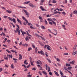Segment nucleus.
I'll use <instances>...</instances> for the list:
<instances>
[{
    "instance_id": "obj_1",
    "label": "nucleus",
    "mask_w": 77,
    "mask_h": 77,
    "mask_svg": "<svg viewBox=\"0 0 77 77\" xmlns=\"http://www.w3.org/2000/svg\"><path fill=\"white\" fill-rule=\"evenodd\" d=\"M45 67H46V70H48V72H50L51 71V70H50V68L49 66L48 67V65L47 64L45 65Z\"/></svg>"
},
{
    "instance_id": "obj_2",
    "label": "nucleus",
    "mask_w": 77,
    "mask_h": 77,
    "mask_svg": "<svg viewBox=\"0 0 77 77\" xmlns=\"http://www.w3.org/2000/svg\"><path fill=\"white\" fill-rule=\"evenodd\" d=\"M23 11L24 12H25V14H26V15H27V17H29V14L28 12H27V11L25 10H24Z\"/></svg>"
},
{
    "instance_id": "obj_3",
    "label": "nucleus",
    "mask_w": 77,
    "mask_h": 77,
    "mask_svg": "<svg viewBox=\"0 0 77 77\" xmlns=\"http://www.w3.org/2000/svg\"><path fill=\"white\" fill-rule=\"evenodd\" d=\"M19 29L20 28H16V30H15V29H14V32H15V33H17V32H20V30Z\"/></svg>"
},
{
    "instance_id": "obj_4",
    "label": "nucleus",
    "mask_w": 77,
    "mask_h": 77,
    "mask_svg": "<svg viewBox=\"0 0 77 77\" xmlns=\"http://www.w3.org/2000/svg\"><path fill=\"white\" fill-rule=\"evenodd\" d=\"M17 21H18V22L19 23H20L21 25L22 24V23H21V20H19V19L18 18H17Z\"/></svg>"
},
{
    "instance_id": "obj_5",
    "label": "nucleus",
    "mask_w": 77,
    "mask_h": 77,
    "mask_svg": "<svg viewBox=\"0 0 77 77\" xmlns=\"http://www.w3.org/2000/svg\"><path fill=\"white\" fill-rule=\"evenodd\" d=\"M40 8L41 9L42 11H47V10H45L44 9V8H43V7H42V6H40Z\"/></svg>"
},
{
    "instance_id": "obj_6",
    "label": "nucleus",
    "mask_w": 77,
    "mask_h": 77,
    "mask_svg": "<svg viewBox=\"0 0 77 77\" xmlns=\"http://www.w3.org/2000/svg\"><path fill=\"white\" fill-rule=\"evenodd\" d=\"M7 57H8V58L9 59H10V57L11 59H12V55H10L9 54H8L7 55Z\"/></svg>"
},
{
    "instance_id": "obj_7",
    "label": "nucleus",
    "mask_w": 77,
    "mask_h": 77,
    "mask_svg": "<svg viewBox=\"0 0 77 77\" xmlns=\"http://www.w3.org/2000/svg\"><path fill=\"white\" fill-rule=\"evenodd\" d=\"M31 38L29 36H26L25 38V40L26 41H29V39H30Z\"/></svg>"
},
{
    "instance_id": "obj_8",
    "label": "nucleus",
    "mask_w": 77,
    "mask_h": 77,
    "mask_svg": "<svg viewBox=\"0 0 77 77\" xmlns=\"http://www.w3.org/2000/svg\"><path fill=\"white\" fill-rule=\"evenodd\" d=\"M22 18L23 19V20H25V21L26 22V24L28 23V21H27V20H26V18H25V17H24V16L22 17Z\"/></svg>"
},
{
    "instance_id": "obj_9",
    "label": "nucleus",
    "mask_w": 77,
    "mask_h": 77,
    "mask_svg": "<svg viewBox=\"0 0 77 77\" xmlns=\"http://www.w3.org/2000/svg\"><path fill=\"white\" fill-rule=\"evenodd\" d=\"M45 2V0H41L40 1V5H43V2Z\"/></svg>"
},
{
    "instance_id": "obj_10",
    "label": "nucleus",
    "mask_w": 77,
    "mask_h": 77,
    "mask_svg": "<svg viewBox=\"0 0 77 77\" xmlns=\"http://www.w3.org/2000/svg\"><path fill=\"white\" fill-rule=\"evenodd\" d=\"M29 5L32 8H33L34 7V5H33L31 3L29 4Z\"/></svg>"
},
{
    "instance_id": "obj_11",
    "label": "nucleus",
    "mask_w": 77,
    "mask_h": 77,
    "mask_svg": "<svg viewBox=\"0 0 77 77\" xmlns=\"http://www.w3.org/2000/svg\"><path fill=\"white\" fill-rule=\"evenodd\" d=\"M53 30L56 33V34L53 33L54 35H55V36H56V35H57V30H56L55 29H54Z\"/></svg>"
},
{
    "instance_id": "obj_12",
    "label": "nucleus",
    "mask_w": 77,
    "mask_h": 77,
    "mask_svg": "<svg viewBox=\"0 0 77 77\" xmlns=\"http://www.w3.org/2000/svg\"><path fill=\"white\" fill-rule=\"evenodd\" d=\"M22 55L21 54H19V60H21L22 59Z\"/></svg>"
},
{
    "instance_id": "obj_13",
    "label": "nucleus",
    "mask_w": 77,
    "mask_h": 77,
    "mask_svg": "<svg viewBox=\"0 0 77 77\" xmlns=\"http://www.w3.org/2000/svg\"><path fill=\"white\" fill-rule=\"evenodd\" d=\"M4 56V59H5V60H8V58L7 57H6V55L5 54Z\"/></svg>"
},
{
    "instance_id": "obj_14",
    "label": "nucleus",
    "mask_w": 77,
    "mask_h": 77,
    "mask_svg": "<svg viewBox=\"0 0 77 77\" xmlns=\"http://www.w3.org/2000/svg\"><path fill=\"white\" fill-rule=\"evenodd\" d=\"M40 53L42 54V55H44V56L45 55V54L44 53V52H43V51H40Z\"/></svg>"
},
{
    "instance_id": "obj_15",
    "label": "nucleus",
    "mask_w": 77,
    "mask_h": 77,
    "mask_svg": "<svg viewBox=\"0 0 77 77\" xmlns=\"http://www.w3.org/2000/svg\"><path fill=\"white\" fill-rule=\"evenodd\" d=\"M47 50H51V49L50 48V46L49 45H47Z\"/></svg>"
},
{
    "instance_id": "obj_16",
    "label": "nucleus",
    "mask_w": 77,
    "mask_h": 77,
    "mask_svg": "<svg viewBox=\"0 0 77 77\" xmlns=\"http://www.w3.org/2000/svg\"><path fill=\"white\" fill-rule=\"evenodd\" d=\"M6 12H8V14H11V13H12V11L9 10H6Z\"/></svg>"
},
{
    "instance_id": "obj_17",
    "label": "nucleus",
    "mask_w": 77,
    "mask_h": 77,
    "mask_svg": "<svg viewBox=\"0 0 77 77\" xmlns=\"http://www.w3.org/2000/svg\"><path fill=\"white\" fill-rule=\"evenodd\" d=\"M30 63L32 66H33L34 65L33 64V61L32 62L31 60H30Z\"/></svg>"
},
{
    "instance_id": "obj_18",
    "label": "nucleus",
    "mask_w": 77,
    "mask_h": 77,
    "mask_svg": "<svg viewBox=\"0 0 77 77\" xmlns=\"http://www.w3.org/2000/svg\"><path fill=\"white\" fill-rule=\"evenodd\" d=\"M12 21L13 22L14 24H15V23H16V20H15L14 18H13L12 19Z\"/></svg>"
},
{
    "instance_id": "obj_19",
    "label": "nucleus",
    "mask_w": 77,
    "mask_h": 77,
    "mask_svg": "<svg viewBox=\"0 0 77 77\" xmlns=\"http://www.w3.org/2000/svg\"><path fill=\"white\" fill-rule=\"evenodd\" d=\"M13 59L14 60V63H17V59H16L15 58H13Z\"/></svg>"
},
{
    "instance_id": "obj_20",
    "label": "nucleus",
    "mask_w": 77,
    "mask_h": 77,
    "mask_svg": "<svg viewBox=\"0 0 77 77\" xmlns=\"http://www.w3.org/2000/svg\"><path fill=\"white\" fill-rule=\"evenodd\" d=\"M41 28L43 30H45V27L43 26H41Z\"/></svg>"
},
{
    "instance_id": "obj_21",
    "label": "nucleus",
    "mask_w": 77,
    "mask_h": 77,
    "mask_svg": "<svg viewBox=\"0 0 77 77\" xmlns=\"http://www.w3.org/2000/svg\"><path fill=\"white\" fill-rule=\"evenodd\" d=\"M54 72L55 74L56 75H57V76H59V75L58 73L56 71H54Z\"/></svg>"
},
{
    "instance_id": "obj_22",
    "label": "nucleus",
    "mask_w": 77,
    "mask_h": 77,
    "mask_svg": "<svg viewBox=\"0 0 77 77\" xmlns=\"http://www.w3.org/2000/svg\"><path fill=\"white\" fill-rule=\"evenodd\" d=\"M74 63H75V61L74 60H73L72 62H70L69 63H71V64H74Z\"/></svg>"
},
{
    "instance_id": "obj_23",
    "label": "nucleus",
    "mask_w": 77,
    "mask_h": 77,
    "mask_svg": "<svg viewBox=\"0 0 77 77\" xmlns=\"http://www.w3.org/2000/svg\"><path fill=\"white\" fill-rule=\"evenodd\" d=\"M60 74H61L62 77H63V72H62L61 70H60Z\"/></svg>"
},
{
    "instance_id": "obj_24",
    "label": "nucleus",
    "mask_w": 77,
    "mask_h": 77,
    "mask_svg": "<svg viewBox=\"0 0 77 77\" xmlns=\"http://www.w3.org/2000/svg\"><path fill=\"white\" fill-rule=\"evenodd\" d=\"M66 66H71V64L66 63Z\"/></svg>"
},
{
    "instance_id": "obj_25",
    "label": "nucleus",
    "mask_w": 77,
    "mask_h": 77,
    "mask_svg": "<svg viewBox=\"0 0 77 77\" xmlns=\"http://www.w3.org/2000/svg\"><path fill=\"white\" fill-rule=\"evenodd\" d=\"M27 61V60H26L24 61V63L26 64V65H27V64H28V63H27V62L26 63Z\"/></svg>"
},
{
    "instance_id": "obj_26",
    "label": "nucleus",
    "mask_w": 77,
    "mask_h": 77,
    "mask_svg": "<svg viewBox=\"0 0 77 77\" xmlns=\"http://www.w3.org/2000/svg\"><path fill=\"white\" fill-rule=\"evenodd\" d=\"M39 44L41 45L42 46H43V45H44L42 44V43L41 42H39Z\"/></svg>"
},
{
    "instance_id": "obj_27",
    "label": "nucleus",
    "mask_w": 77,
    "mask_h": 77,
    "mask_svg": "<svg viewBox=\"0 0 77 77\" xmlns=\"http://www.w3.org/2000/svg\"><path fill=\"white\" fill-rule=\"evenodd\" d=\"M77 47V45H75L73 48V50H75V49H76V47Z\"/></svg>"
},
{
    "instance_id": "obj_28",
    "label": "nucleus",
    "mask_w": 77,
    "mask_h": 77,
    "mask_svg": "<svg viewBox=\"0 0 77 77\" xmlns=\"http://www.w3.org/2000/svg\"><path fill=\"white\" fill-rule=\"evenodd\" d=\"M72 68V67H68L67 69H69V71H71V69Z\"/></svg>"
},
{
    "instance_id": "obj_29",
    "label": "nucleus",
    "mask_w": 77,
    "mask_h": 77,
    "mask_svg": "<svg viewBox=\"0 0 77 77\" xmlns=\"http://www.w3.org/2000/svg\"><path fill=\"white\" fill-rule=\"evenodd\" d=\"M41 62L39 60L38 61H37L36 63L37 64H39L40 63H41Z\"/></svg>"
},
{
    "instance_id": "obj_30",
    "label": "nucleus",
    "mask_w": 77,
    "mask_h": 77,
    "mask_svg": "<svg viewBox=\"0 0 77 77\" xmlns=\"http://www.w3.org/2000/svg\"><path fill=\"white\" fill-rule=\"evenodd\" d=\"M42 73H43V74H45V75H47V72H46L44 71H42Z\"/></svg>"
},
{
    "instance_id": "obj_31",
    "label": "nucleus",
    "mask_w": 77,
    "mask_h": 77,
    "mask_svg": "<svg viewBox=\"0 0 77 77\" xmlns=\"http://www.w3.org/2000/svg\"><path fill=\"white\" fill-rule=\"evenodd\" d=\"M8 20H10V21H12V18H11V17H8Z\"/></svg>"
},
{
    "instance_id": "obj_32",
    "label": "nucleus",
    "mask_w": 77,
    "mask_h": 77,
    "mask_svg": "<svg viewBox=\"0 0 77 77\" xmlns=\"http://www.w3.org/2000/svg\"><path fill=\"white\" fill-rule=\"evenodd\" d=\"M73 14H77V11L75 10L73 12Z\"/></svg>"
},
{
    "instance_id": "obj_33",
    "label": "nucleus",
    "mask_w": 77,
    "mask_h": 77,
    "mask_svg": "<svg viewBox=\"0 0 77 77\" xmlns=\"http://www.w3.org/2000/svg\"><path fill=\"white\" fill-rule=\"evenodd\" d=\"M32 45L33 48H35V46L34 45V44H32Z\"/></svg>"
},
{
    "instance_id": "obj_34",
    "label": "nucleus",
    "mask_w": 77,
    "mask_h": 77,
    "mask_svg": "<svg viewBox=\"0 0 77 77\" xmlns=\"http://www.w3.org/2000/svg\"><path fill=\"white\" fill-rule=\"evenodd\" d=\"M45 24L46 25H47V24H48V22H47V20H45Z\"/></svg>"
},
{
    "instance_id": "obj_35",
    "label": "nucleus",
    "mask_w": 77,
    "mask_h": 77,
    "mask_svg": "<svg viewBox=\"0 0 77 77\" xmlns=\"http://www.w3.org/2000/svg\"><path fill=\"white\" fill-rule=\"evenodd\" d=\"M52 22L54 24V26H56V22L53 21V20H52Z\"/></svg>"
},
{
    "instance_id": "obj_36",
    "label": "nucleus",
    "mask_w": 77,
    "mask_h": 77,
    "mask_svg": "<svg viewBox=\"0 0 77 77\" xmlns=\"http://www.w3.org/2000/svg\"><path fill=\"white\" fill-rule=\"evenodd\" d=\"M62 27L63 28V29H64V30H66V28H65V26L64 25H62Z\"/></svg>"
},
{
    "instance_id": "obj_37",
    "label": "nucleus",
    "mask_w": 77,
    "mask_h": 77,
    "mask_svg": "<svg viewBox=\"0 0 77 77\" xmlns=\"http://www.w3.org/2000/svg\"><path fill=\"white\" fill-rule=\"evenodd\" d=\"M11 68L12 69H14V65H13V64H12L11 65Z\"/></svg>"
},
{
    "instance_id": "obj_38",
    "label": "nucleus",
    "mask_w": 77,
    "mask_h": 77,
    "mask_svg": "<svg viewBox=\"0 0 77 77\" xmlns=\"http://www.w3.org/2000/svg\"><path fill=\"white\" fill-rule=\"evenodd\" d=\"M29 3H30V1L26 2H24V4H28Z\"/></svg>"
},
{
    "instance_id": "obj_39",
    "label": "nucleus",
    "mask_w": 77,
    "mask_h": 77,
    "mask_svg": "<svg viewBox=\"0 0 77 77\" xmlns=\"http://www.w3.org/2000/svg\"><path fill=\"white\" fill-rule=\"evenodd\" d=\"M40 37H41V38H42V40H43V41H45V38H44L43 37H42V36H40Z\"/></svg>"
},
{
    "instance_id": "obj_40",
    "label": "nucleus",
    "mask_w": 77,
    "mask_h": 77,
    "mask_svg": "<svg viewBox=\"0 0 77 77\" xmlns=\"http://www.w3.org/2000/svg\"><path fill=\"white\" fill-rule=\"evenodd\" d=\"M32 49L31 48H29L28 49V51H30V50H32Z\"/></svg>"
},
{
    "instance_id": "obj_41",
    "label": "nucleus",
    "mask_w": 77,
    "mask_h": 77,
    "mask_svg": "<svg viewBox=\"0 0 77 77\" xmlns=\"http://www.w3.org/2000/svg\"><path fill=\"white\" fill-rule=\"evenodd\" d=\"M48 21H53V20H52V19H49V18H48Z\"/></svg>"
},
{
    "instance_id": "obj_42",
    "label": "nucleus",
    "mask_w": 77,
    "mask_h": 77,
    "mask_svg": "<svg viewBox=\"0 0 77 77\" xmlns=\"http://www.w3.org/2000/svg\"><path fill=\"white\" fill-rule=\"evenodd\" d=\"M22 35H23V34L24 35H26V33L23 31V32H22Z\"/></svg>"
},
{
    "instance_id": "obj_43",
    "label": "nucleus",
    "mask_w": 77,
    "mask_h": 77,
    "mask_svg": "<svg viewBox=\"0 0 77 77\" xmlns=\"http://www.w3.org/2000/svg\"><path fill=\"white\" fill-rule=\"evenodd\" d=\"M56 2H57L55 0H53L52 2V3H56Z\"/></svg>"
},
{
    "instance_id": "obj_44",
    "label": "nucleus",
    "mask_w": 77,
    "mask_h": 77,
    "mask_svg": "<svg viewBox=\"0 0 77 77\" xmlns=\"http://www.w3.org/2000/svg\"><path fill=\"white\" fill-rule=\"evenodd\" d=\"M11 24H12V25L13 26V27H14V28L15 27V26L14 25V24H13V23H11Z\"/></svg>"
},
{
    "instance_id": "obj_45",
    "label": "nucleus",
    "mask_w": 77,
    "mask_h": 77,
    "mask_svg": "<svg viewBox=\"0 0 77 77\" xmlns=\"http://www.w3.org/2000/svg\"><path fill=\"white\" fill-rule=\"evenodd\" d=\"M56 60L58 61V62H60V59H59L58 58H56Z\"/></svg>"
},
{
    "instance_id": "obj_46",
    "label": "nucleus",
    "mask_w": 77,
    "mask_h": 77,
    "mask_svg": "<svg viewBox=\"0 0 77 77\" xmlns=\"http://www.w3.org/2000/svg\"><path fill=\"white\" fill-rule=\"evenodd\" d=\"M27 77H32V75H27Z\"/></svg>"
},
{
    "instance_id": "obj_47",
    "label": "nucleus",
    "mask_w": 77,
    "mask_h": 77,
    "mask_svg": "<svg viewBox=\"0 0 77 77\" xmlns=\"http://www.w3.org/2000/svg\"><path fill=\"white\" fill-rule=\"evenodd\" d=\"M63 55H68V53H64L63 54Z\"/></svg>"
},
{
    "instance_id": "obj_48",
    "label": "nucleus",
    "mask_w": 77,
    "mask_h": 77,
    "mask_svg": "<svg viewBox=\"0 0 77 77\" xmlns=\"http://www.w3.org/2000/svg\"><path fill=\"white\" fill-rule=\"evenodd\" d=\"M35 35L37 36H38V37H40V36L38 34H37L35 33Z\"/></svg>"
},
{
    "instance_id": "obj_49",
    "label": "nucleus",
    "mask_w": 77,
    "mask_h": 77,
    "mask_svg": "<svg viewBox=\"0 0 77 77\" xmlns=\"http://www.w3.org/2000/svg\"><path fill=\"white\" fill-rule=\"evenodd\" d=\"M38 73H39V74H40V75H42V73H41V71H39Z\"/></svg>"
},
{
    "instance_id": "obj_50",
    "label": "nucleus",
    "mask_w": 77,
    "mask_h": 77,
    "mask_svg": "<svg viewBox=\"0 0 77 77\" xmlns=\"http://www.w3.org/2000/svg\"><path fill=\"white\" fill-rule=\"evenodd\" d=\"M35 52L36 53L37 52V47H36L35 49Z\"/></svg>"
},
{
    "instance_id": "obj_51",
    "label": "nucleus",
    "mask_w": 77,
    "mask_h": 77,
    "mask_svg": "<svg viewBox=\"0 0 77 77\" xmlns=\"http://www.w3.org/2000/svg\"><path fill=\"white\" fill-rule=\"evenodd\" d=\"M38 18L40 20H42V18L40 16H39Z\"/></svg>"
},
{
    "instance_id": "obj_52",
    "label": "nucleus",
    "mask_w": 77,
    "mask_h": 77,
    "mask_svg": "<svg viewBox=\"0 0 77 77\" xmlns=\"http://www.w3.org/2000/svg\"><path fill=\"white\" fill-rule=\"evenodd\" d=\"M28 24L29 26H33V25L32 24L30 23H28Z\"/></svg>"
},
{
    "instance_id": "obj_53",
    "label": "nucleus",
    "mask_w": 77,
    "mask_h": 77,
    "mask_svg": "<svg viewBox=\"0 0 77 77\" xmlns=\"http://www.w3.org/2000/svg\"><path fill=\"white\" fill-rule=\"evenodd\" d=\"M39 69L40 70H42L43 69H42V67L40 66V67Z\"/></svg>"
},
{
    "instance_id": "obj_54",
    "label": "nucleus",
    "mask_w": 77,
    "mask_h": 77,
    "mask_svg": "<svg viewBox=\"0 0 77 77\" xmlns=\"http://www.w3.org/2000/svg\"><path fill=\"white\" fill-rule=\"evenodd\" d=\"M3 17L4 18H8V16H4Z\"/></svg>"
},
{
    "instance_id": "obj_55",
    "label": "nucleus",
    "mask_w": 77,
    "mask_h": 77,
    "mask_svg": "<svg viewBox=\"0 0 77 77\" xmlns=\"http://www.w3.org/2000/svg\"><path fill=\"white\" fill-rule=\"evenodd\" d=\"M32 70L35 71L36 70V68H35V67H34L32 69Z\"/></svg>"
},
{
    "instance_id": "obj_56",
    "label": "nucleus",
    "mask_w": 77,
    "mask_h": 77,
    "mask_svg": "<svg viewBox=\"0 0 77 77\" xmlns=\"http://www.w3.org/2000/svg\"><path fill=\"white\" fill-rule=\"evenodd\" d=\"M6 51H7V52L8 53H11V51H9L8 50H6Z\"/></svg>"
},
{
    "instance_id": "obj_57",
    "label": "nucleus",
    "mask_w": 77,
    "mask_h": 77,
    "mask_svg": "<svg viewBox=\"0 0 77 77\" xmlns=\"http://www.w3.org/2000/svg\"><path fill=\"white\" fill-rule=\"evenodd\" d=\"M47 59L48 60V61L50 63H51V61H50V59H49L48 58H47Z\"/></svg>"
},
{
    "instance_id": "obj_58",
    "label": "nucleus",
    "mask_w": 77,
    "mask_h": 77,
    "mask_svg": "<svg viewBox=\"0 0 77 77\" xmlns=\"http://www.w3.org/2000/svg\"><path fill=\"white\" fill-rule=\"evenodd\" d=\"M64 24H66V26H68V24L66 23V21H64Z\"/></svg>"
},
{
    "instance_id": "obj_59",
    "label": "nucleus",
    "mask_w": 77,
    "mask_h": 77,
    "mask_svg": "<svg viewBox=\"0 0 77 77\" xmlns=\"http://www.w3.org/2000/svg\"><path fill=\"white\" fill-rule=\"evenodd\" d=\"M2 34L3 36H6V35L5 34V33L3 32H2Z\"/></svg>"
},
{
    "instance_id": "obj_60",
    "label": "nucleus",
    "mask_w": 77,
    "mask_h": 77,
    "mask_svg": "<svg viewBox=\"0 0 77 77\" xmlns=\"http://www.w3.org/2000/svg\"><path fill=\"white\" fill-rule=\"evenodd\" d=\"M64 67L65 69V70H66L67 71L68 69H67V68H66V67L64 66Z\"/></svg>"
},
{
    "instance_id": "obj_61",
    "label": "nucleus",
    "mask_w": 77,
    "mask_h": 77,
    "mask_svg": "<svg viewBox=\"0 0 77 77\" xmlns=\"http://www.w3.org/2000/svg\"><path fill=\"white\" fill-rule=\"evenodd\" d=\"M72 54L74 56V55H75V54H76L75 52H73V53H72Z\"/></svg>"
},
{
    "instance_id": "obj_62",
    "label": "nucleus",
    "mask_w": 77,
    "mask_h": 77,
    "mask_svg": "<svg viewBox=\"0 0 77 77\" xmlns=\"http://www.w3.org/2000/svg\"><path fill=\"white\" fill-rule=\"evenodd\" d=\"M49 74L50 75H52V72H49Z\"/></svg>"
},
{
    "instance_id": "obj_63",
    "label": "nucleus",
    "mask_w": 77,
    "mask_h": 77,
    "mask_svg": "<svg viewBox=\"0 0 77 77\" xmlns=\"http://www.w3.org/2000/svg\"><path fill=\"white\" fill-rule=\"evenodd\" d=\"M30 64H29L27 66V68H28L29 67H30Z\"/></svg>"
},
{
    "instance_id": "obj_64",
    "label": "nucleus",
    "mask_w": 77,
    "mask_h": 77,
    "mask_svg": "<svg viewBox=\"0 0 77 77\" xmlns=\"http://www.w3.org/2000/svg\"><path fill=\"white\" fill-rule=\"evenodd\" d=\"M57 65L58 66H61V65H60L59 63H57Z\"/></svg>"
}]
</instances>
